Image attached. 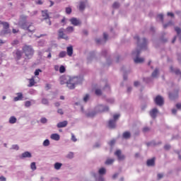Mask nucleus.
<instances>
[{"label":"nucleus","mask_w":181,"mask_h":181,"mask_svg":"<svg viewBox=\"0 0 181 181\" xmlns=\"http://www.w3.org/2000/svg\"><path fill=\"white\" fill-rule=\"evenodd\" d=\"M59 83L61 86L66 84V87H68L69 90H74V88H76V86H77V84H80V78H71L69 76L63 75L59 77Z\"/></svg>","instance_id":"nucleus-1"},{"label":"nucleus","mask_w":181,"mask_h":181,"mask_svg":"<svg viewBox=\"0 0 181 181\" xmlns=\"http://www.w3.org/2000/svg\"><path fill=\"white\" fill-rule=\"evenodd\" d=\"M26 19H28V16H21L18 25L25 30H28V32L31 33L35 32V25H33V23L26 22Z\"/></svg>","instance_id":"nucleus-2"},{"label":"nucleus","mask_w":181,"mask_h":181,"mask_svg":"<svg viewBox=\"0 0 181 181\" xmlns=\"http://www.w3.org/2000/svg\"><path fill=\"white\" fill-rule=\"evenodd\" d=\"M22 50L27 59H30L35 54V50H33V48L30 45H24Z\"/></svg>","instance_id":"nucleus-3"},{"label":"nucleus","mask_w":181,"mask_h":181,"mask_svg":"<svg viewBox=\"0 0 181 181\" xmlns=\"http://www.w3.org/2000/svg\"><path fill=\"white\" fill-rule=\"evenodd\" d=\"M0 25H3V30L0 33L1 36L11 33V30L9 29V23L0 21Z\"/></svg>","instance_id":"nucleus-4"},{"label":"nucleus","mask_w":181,"mask_h":181,"mask_svg":"<svg viewBox=\"0 0 181 181\" xmlns=\"http://www.w3.org/2000/svg\"><path fill=\"white\" fill-rule=\"evenodd\" d=\"M141 53L140 50L136 49V51L132 52L133 56H136V57L134 59V63L138 64V63H144L145 62V59L144 58H140L139 54Z\"/></svg>","instance_id":"nucleus-5"},{"label":"nucleus","mask_w":181,"mask_h":181,"mask_svg":"<svg viewBox=\"0 0 181 181\" xmlns=\"http://www.w3.org/2000/svg\"><path fill=\"white\" fill-rule=\"evenodd\" d=\"M58 33L59 39H64L65 40H69V37L64 33V28H60Z\"/></svg>","instance_id":"nucleus-6"},{"label":"nucleus","mask_w":181,"mask_h":181,"mask_svg":"<svg viewBox=\"0 0 181 181\" xmlns=\"http://www.w3.org/2000/svg\"><path fill=\"white\" fill-rule=\"evenodd\" d=\"M154 101L156 105H160V107L162 106L164 103L163 98L160 95H157L154 99Z\"/></svg>","instance_id":"nucleus-7"},{"label":"nucleus","mask_w":181,"mask_h":181,"mask_svg":"<svg viewBox=\"0 0 181 181\" xmlns=\"http://www.w3.org/2000/svg\"><path fill=\"white\" fill-rule=\"evenodd\" d=\"M42 16L43 19L48 20V25L50 26V25H52V21H50V19L49 18V13H47V10L42 11Z\"/></svg>","instance_id":"nucleus-8"},{"label":"nucleus","mask_w":181,"mask_h":181,"mask_svg":"<svg viewBox=\"0 0 181 181\" xmlns=\"http://www.w3.org/2000/svg\"><path fill=\"white\" fill-rule=\"evenodd\" d=\"M69 22H71V25H74V26H80V25H81V21L77 19V18H71Z\"/></svg>","instance_id":"nucleus-9"},{"label":"nucleus","mask_w":181,"mask_h":181,"mask_svg":"<svg viewBox=\"0 0 181 181\" xmlns=\"http://www.w3.org/2000/svg\"><path fill=\"white\" fill-rule=\"evenodd\" d=\"M115 155L117 156L118 160H124V159H125V156L122 154L121 150L116 151Z\"/></svg>","instance_id":"nucleus-10"},{"label":"nucleus","mask_w":181,"mask_h":181,"mask_svg":"<svg viewBox=\"0 0 181 181\" xmlns=\"http://www.w3.org/2000/svg\"><path fill=\"white\" fill-rule=\"evenodd\" d=\"M158 112H159V111L158 110L157 108H153L152 109L150 112V116L151 117V118H153V119H155V118H156V116L158 115Z\"/></svg>","instance_id":"nucleus-11"},{"label":"nucleus","mask_w":181,"mask_h":181,"mask_svg":"<svg viewBox=\"0 0 181 181\" xmlns=\"http://www.w3.org/2000/svg\"><path fill=\"white\" fill-rule=\"evenodd\" d=\"M99 112H105L110 110V108L107 106L100 105L98 107Z\"/></svg>","instance_id":"nucleus-12"},{"label":"nucleus","mask_w":181,"mask_h":181,"mask_svg":"<svg viewBox=\"0 0 181 181\" xmlns=\"http://www.w3.org/2000/svg\"><path fill=\"white\" fill-rule=\"evenodd\" d=\"M115 125H116V122L114 119H110L108 122V127L111 129H114V128H115Z\"/></svg>","instance_id":"nucleus-13"},{"label":"nucleus","mask_w":181,"mask_h":181,"mask_svg":"<svg viewBox=\"0 0 181 181\" xmlns=\"http://www.w3.org/2000/svg\"><path fill=\"white\" fill-rule=\"evenodd\" d=\"M67 121L60 122L57 124V128H64L65 127H67Z\"/></svg>","instance_id":"nucleus-14"},{"label":"nucleus","mask_w":181,"mask_h":181,"mask_svg":"<svg viewBox=\"0 0 181 181\" xmlns=\"http://www.w3.org/2000/svg\"><path fill=\"white\" fill-rule=\"evenodd\" d=\"M146 165L147 166H155V158L148 160Z\"/></svg>","instance_id":"nucleus-15"},{"label":"nucleus","mask_w":181,"mask_h":181,"mask_svg":"<svg viewBox=\"0 0 181 181\" xmlns=\"http://www.w3.org/2000/svg\"><path fill=\"white\" fill-rule=\"evenodd\" d=\"M23 98V95L22 93H17V96L13 98L14 101H21Z\"/></svg>","instance_id":"nucleus-16"},{"label":"nucleus","mask_w":181,"mask_h":181,"mask_svg":"<svg viewBox=\"0 0 181 181\" xmlns=\"http://www.w3.org/2000/svg\"><path fill=\"white\" fill-rule=\"evenodd\" d=\"M122 136L124 138V139H129L131 138V132H124L122 134Z\"/></svg>","instance_id":"nucleus-17"},{"label":"nucleus","mask_w":181,"mask_h":181,"mask_svg":"<svg viewBox=\"0 0 181 181\" xmlns=\"http://www.w3.org/2000/svg\"><path fill=\"white\" fill-rule=\"evenodd\" d=\"M51 139H53L54 141H59L60 140V136L57 134H52L51 135Z\"/></svg>","instance_id":"nucleus-18"},{"label":"nucleus","mask_w":181,"mask_h":181,"mask_svg":"<svg viewBox=\"0 0 181 181\" xmlns=\"http://www.w3.org/2000/svg\"><path fill=\"white\" fill-rule=\"evenodd\" d=\"M66 52H67V54L68 56H69L71 57V56H73V47H68L66 48Z\"/></svg>","instance_id":"nucleus-19"},{"label":"nucleus","mask_w":181,"mask_h":181,"mask_svg":"<svg viewBox=\"0 0 181 181\" xmlns=\"http://www.w3.org/2000/svg\"><path fill=\"white\" fill-rule=\"evenodd\" d=\"M21 158H32V154L29 151H25L22 153Z\"/></svg>","instance_id":"nucleus-20"},{"label":"nucleus","mask_w":181,"mask_h":181,"mask_svg":"<svg viewBox=\"0 0 181 181\" xmlns=\"http://www.w3.org/2000/svg\"><path fill=\"white\" fill-rule=\"evenodd\" d=\"M16 56L17 60H21V58L22 57V52L21 50H17L16 52Z\"/></svg>","instance_id":"nucleus-21"},{"label":"nucleus","mask_w":181,"mask_h":181,"mask_svg":"<svg viewBox=\"0 0 181 181\" xmlns=\"http://www.w3.org/2000/svg\"><path fill=\"white\" fill-rule=\"evenodd\" d=\"M85 8H86V3H84L83 1H81L78 7L79 11H84Z\"/></svg>","instance_id":"nucleus-22"},{"label":"nucleus","mask_w":181,"mask_h":181,"mask_svg":"<svg viewBox=\"0 0 181 181\" xmlns=\"http://www.w3.org/2000/svg\"><path fill=\"white\" fill-rule=\"evenodd\" d=\"M29 84H28V87H33V86H35V78H32L30 79H29Z\"/></svg>","instance_id":"nucleus-23"},{"label":"nucleus","mask_w":181,"mask_h":181,"mask_svg":"<svg viewBox=\"0 0 181 181\" xmlns=\"http://www.w3.org/2000/svg\"><path fill=\"white\" fill-rule=\"evenodd\" d=\"M66 33H72V32H74V28L73 26H69L66 29Z\"/></svg>","instance_id":"nucleus-24"},{"label":"nucleus","mask_w":181,"mask_h":181,"mask_svg":"<svg viewBox=\"0 0 181 181\" xmlns=\"http://www.w3.org/2000/svg\"><path fill=\"white\" fill-rule=\"evenodd\" d=\"M62 165H63V164H62L60 163H56L54 164V169H56L57 170H59L60 169V168H62Z\"/></svg>","instance_id":"nucleus-25"},{"label":"nucleus","mask_w":181,"mask_h":181,"mask_svg":"<svg viewBox=\"0 0 181 181\" xmlns=\"http://www.w3.org/2000/svg\"><path fill=\"white\" fill-rule=\"evenodd\" d=\"M114 158H109L105 161V165H112L114 163Z\"/></svg>","instance_id":"nucleus-26"},{"label":"nucleus","mask_w":181,"mask_h":181,"mask_svg":"<svg viewBox=\"0 0 181 181\" xmlns=\"http://www.w3.org/2000/svg\"><path fill=\"white\" fill-rule=\"evenodd\" d=\"M16 122V117L12 116L9 119V123L10 124H15Z\"/></svg>","instance_id":"nucleus-27"},{"label":"nucleus","mask_w":181,"mask_h":181,"mask_svg":"<svg viewBox=\"0 0 181 181\" xmlns=\"http://www.w3.org/2000/svg\"><path fill=\"white\" fill-rule=\"evenodd\" d=\"M177 97H178L177 94H176V95H174L173 93L169 94L170 100H175V98H177Z\"/></svg>","instance_id":"nucleus-28"},{"label":"nucleus","mask_w":181,"mask_h":181,"mask_svg":"<svg viewBox=\"0 0 181 181\" xmlns=\"http://www.w3.org/2000/svg\"><path fill=\"white\" fill-rule=\"evenodd\" d=\"M66 54H67V53L66 52V51H62L59 54V57L60 58H63V57H66Z\"/></svg>","instance_id":"nucleus-29"},{"label":"nucleus","mask_w":181,"mask_h":181,"mask_svg":"<svg viewBox=\"0 0 181 181\" xmlns=\"http://www.w3.org/2000/svg\"><path fill=\"white\" fill-rule=\"evenodd\" d=\"M42 104H44V105H49V100L46 98H42Z\"/></svg>","instance_id":"nucleus-30"},{"label":"nucleus","mask_w":181,"mask_h":181,"mask_svg":"<svg viewBox=\"0 0 181 181\" xmlns=\"http://www.w3.org/2000/svg\"><path fill=\"white\" fill-rule=\"evenodd\" d=\"M106 170L104 168H102L99 170V175H105Z\"/></svg>","instance_id":"nucleus-31"},{"label":"nucleus","mask_w":181,"mask_h":181,"mask_svg":"<svg viewBox=\"0 0 181 181\" xmlns=\"http://www.w3.org/2000/svg\"><path fill=\"white\" fill-rule=\"evenodd\" d=\"M95 94L96 95H101V94H103V92L101 91V89L97 88V89H95Z\"/></svg>","instance_id":"nucleus-32"},{"label":"nucleus","mask_w":181,"mask_h":181,"mask_svg":"<svg viewBox=\"0 0 181 181\" xmlns=\"http://www.w3.org/2000/svg\"><path fill=\"white\" fill-rule=\"evenodd\" d=\"M50 145V141L49 139H46L43 142V146H49Z\"/></svg>","instance_id":"nucleus-33"},{"label":"nucleus","mask_w":181,"mask_h":181,"mask_svg":"<svg viewBox=\"0 0 181 181\" xmlns=\"http://www.w3.org/2000/svg\"><path fill=\"white\" fill-rule=\"evenodd\" d=\"M66 158H68V159H73V158H74V153L73 152H70L67 156Z\"/></svg>","instance_id":"nucleus-34"},{"label":"nucleus","mask_w":181,"mask_h":181,"mask_svg":"<svg viewBox=\"0 0 181 181\" xmlns=\"http://www.w3.org/2000/svg\"><path fill=\"white\" fill-rule=\"evenodd\" d=\"M66 71V68L64 67V66L62 65L60 67H59V73H64Z\"/></svg>","instance_id":"nucleus-35"},{"label":"nucleus","mask_w":181,"mask_h":181,"mask_svg":"<svg viewBox=\"0 0 181 181\" xmlns=\"http://www.w3.org/2000/svg\"><path fill=\"white\" fill-rule=\"evenodd\" d=\"M159 71H158V69H155L154 71L152 73V77H156L158 74Z\"/></svg>","instance_id":"nucleus-36"},{"label":"nucleus","mask_w":181,"mask_h":181,"mask_svg":"<svg viewBox=\"0 0 181 181\" xmlns=\"http://www.w3.org/2000/svg\"><path fill=\"white\" fill-rule=\"evenodd\" d=\"M30 168L32 169V170H36V163H32L30 165Z\"/></svg>","instance_id":"nucleus-37"},{"label":"nucleus","mask_w":181,"mask_h":181,"mask_svg":"<svg viewBox=\"0 0 181 181\" xmlns=\"http://www.w3.org/2000/svg\"><path fill=\"white\" fill-rule=\"evenodd\" d=\"M112 8H114L115 9H117V8H119V3L115 2L112 5Z\"/></svg>","instance_id":"nucleus-38"},{"label":"nucleus","mask_w":181,"mask_h":181,"mask_svg":"<svg viewBox=\"0 0 181 181\" xmlns=\"http://www.w3.org/2000/svg\"><path fill=\"white\" fill-rule=\"evenodd\" d=\"M66 13H67V15H70V13H71V8L66 7Z\"/></svg>","instance_id":"nucleus-39"},{"label":"nucleus","mask_w":181,"mask_h":181,"mask_svg":"<svg viewBox=\"0 0 181 181\" xmlns=\"http://www.w3.org/2000/svg\"><path fill=\"white\" fill-rule=\"evenodd\" d=\"M88 98H90V95L86 94L83 98L84 103H87V101H88Z\"/></svg>","instance_id":"nucleus-40"},{"label":"nucleus","mask_w":181,"mask_h":181,"mask_svg":"<svg viewBox=\"0 0 181 181\" xmlns=\"http://www.w3.org/2000/svg\"><path fill=\"white\" fill-rule=\"evenodd\" d=\"M40 122H41L42 124H46V122H47V119H46V117H42V118H41V119H40Z\"/></svg>","instance_id":"nucleus-41"},{"label":"nucleus","mask_w":181,"mask_h":181,"mask_svg":"<svg viewBox=\"0 0 181 181\" xmlns=\"http://www.w3.org/2000/svg\"><path fill=\"white\" fill-rule=\"evenodd\" d=\"M25 107H30V105H32V103H30V101L28 100L25 102Z\"/></svg>","instance_id":"nucleus-42"},{"label":"nucleus","mask_w":181,"mask_h":181,"mask_svg":"<svg viewBox=\"0 0 181 181\" xmlns=\"http://www.w3.org/2000/svg\"><path fill=\"white\" fill-rule=\"evenodd\" d=\"M157 177H158V180H160V179H162V177H163V173H158L157 175Z\"/></svg>","instance_id":"nucleus-43"},{"label":"nucleus","mask_w":181,"mask_h":181,"mask_svg":"<svg viewBox=\"0 0 181 181\" xmlns=\"http://www.w3.org/2000/svg\"><path fill=\"white\" fill-rule=\"evenodd\" d=\"M113 118H114L113 121L116 122L117 119H118L119 118V115L117 114V115H113Z\"/></svg>","instance_id":"nucleus-44"},{"label":"nucleus","mask_w":181,"mask_h":181,"mask_svg":"<svg viewBox=\"0 0 181 181\" xmlns=\"http://www.w3.org/2000/svg\"><path fill=\"white\" fill-rule=\"evenodd\" d=\"M71 141H73V142H77V139L73 134H71Z\"/></svg>","instance_id":"nucleus-45"},{"label":"nucleus","mask_w":181,"mask_h":181,"mask_svg":"<svg viewBox=\"0 0 181 181\" xmlns=\"http://www.w3.org/2000/svg\"><path fill=\"white\" fill-rule=\"evenodd\" d=\"M39 73H42L40 69H36L35 71V76H39Z\"/></svg>","instance_id":"nucleus-46"},{"label":"nucleus","mask_w":181,"mask_h":181,"mask_svg":"<svg viewBox=\"0 0 181 181\" xmlns=\"http://www.w3.org/2000/svg\"><path fill=\"white\" fill-rule=\"evenodd\" d=\"M115 140H112V141H110L109 142V145H110V146H113V145H115Z\"/></svg>","instance_id":"nucleus-47"},{"label":"nucleus","mask_w":181,"mask_h":181,"mask_svg":"<svg viewBox=\"0 0 181 181\" xmlns=\"http://www.w3.org/2000/svg\"><path fill=\"white\" fill-rule=\"evenodd\" d=\"M164 149H165V151H168V149H170V145L167 144L164 146Z\"/></svg>","instance_id":"nucleus-48"},{"label":"nucleus","mask_w":181,"mask_h":181,"mask_svg":"<svg viewBox=\"0 0 181 181\" xmlns=\"http://www.w3.org/2000/svg\"><path fill=\"white\" fill-rule=\"evenodd\" d=\"M54 69L55 71H59V70H60V67L59 66V65H55Z\"/></svg>","instance_id":"nucleus-49"},{"label":"nucleus","mask_w":181,"mask_h":181,"mask_svg":"<svg viewBox=\"0 0 181 181\" xmlns=\"http://www.w3.org/2000/svg\"><path fill=\"white\" fill-rule=\"evenodd\" d=\"M175 107L177 108V110H181V103H177Z\"/></svg>","instance_id":"nucleus-50"},{"label":"nucleus","mask_w":181,"mask_h":181,"mask_svg":"<svg viewBox=\"0 0 181 181\" xmlns=\"http://www.w3.org/2000/svg\"><path fill=\"white\" fill-rule=\"evenodd\" d=\"M158 18H159V19H160L162 22H163V15L159 14V15L158 16Z\"/></svg>","instance_id":"nucleus-51"},{"label":"nucleus","mask_w":181,"mask_h":181,"mask_svg":"<svg viewBox=\"0 0 181 181\" xmlns=\"http://www.w3.org/2000/svg\"><path fill=\"white\" fill-rule=\"evenodd\" d=\"M57 112H58V114H60L61 115H63V114H64V113L63 112V110H62V109H59V110H57Z\"/></svg>","instance_id":"nucleus-52"},{"label":"nucleus","mask_w":181,"mask_h":181,"mask_svg":"<svg viewBox=\"0 0 181 181\" xmlns=\"http://www.w3.org/2000/svg\"><path fill=\"white\" fill-rule=\"evenodd\" d=\"M12 148H13V149H16V151H18V150L19 149V146H18V145H13V146H12Z\"/></svg>","instance_id":"nucleus-53"},{"label":"nucleus","mask_w":181,"mask_h":181,"mask_svg":"<svg viewBox=\"0 0 181 181\" xmlns=\"http://www.w3.org/2000/svg\"><path fill=\"white\" fill-rule=\"evenodd\" d=\"M103 37H104L105 40H107V39H108V34L105 33L103 34Z\"/></svg>","instance_id":"nucleus-54"},{"label":"nucleus","mask_w":181,"mask_h":181,"mask_svg":"<svg viewBox=\"0 0 181 181\" xmlns=\"http://www.w3.org/2000/svg\"><path fill=\"white\" fill-rule=\"evenodd\" d=\"M168 16H171V18H173V16H175V14H173V13H170V12H168L167 13Z\"/></svg>","instance_id":"nucleus-55"},{"label":"nucleus","mask_w":181,"mask_h":181,"mask_svg":"<svg viewBox=\"0 0 181 181\" xmlns=\"http://www.w3.org/2000/svg\"><path fill=\"white\" fill-rule=\"evenodd\" d=\"M146 39L144 38L143 39V44L141 45V47H143L144 45H146Z\"/></svg>","instance_id":"nucleus-56"},{"label":"nucleus","mask_w":181,"mask_h":181,"mask_svg":"<svg viewBox=\"0 0 181 181\" xmlns=\"http://www.w3.org/2000/svg\"><path fill=\"white\" fill-rule=\"evenodd\" d=\"M134 39L137 41L138 45H139V36H135Z\"/></svg>","instance_id":"nucleus-57"},{"label":"nucleus","mask_w":181,"mask_h":181,"mask_svg":"<svg viewBox=\"0 0 181 181\" xmlns=\"http://www.w3.org/2000/svg\"><path fill=\"white\" fill-rule=\"evenodd\" d=\"M0 180L1 181H6V178H5V177H4V176H1L0 177Z\"/></svg>","instance_id":"nucleus-58"},{"label":"nucleus","mask_w":181,"mask_h":181,"mask_svg":"<svg viewBox=\"0 0 181 181\" xmlns=\"http://www.w3.org/2000/svg\"><path fill=\"white\" fill-rule=\"evenodd\" d=\"M143 131H144V132H148V131H149V128H148V127H144V128L143 129Z\"/></svg>","instance_id":"nucleus-59"},{"label":"nucleus","mask_w":181,"mask_h":181,"mask_svg":"<svg viewBox=\"0 0 181 181\" xmlns=\"http://www.w3.org/2000/svg\"><path fill=\"white\" fill-rule=\"evenodd\" d=\"M177 112V110L176 109H173L172 110V113L174 115H176V113Z\"/></svg>","instance_id":"nucleus-60"},{"label":"nucleus","mask_w":181,"mask_h":181,"mask_svg":"<svg viewBox=\"0 0 181 181\" xmlns=\"http://www.w3.org/2000/svg\"><path fill=\"white\" fill-rule=\"evenodd\" d=\"M134 84L135 87H138V86H139V81H135Z\"/></svg>","instance_id":"nucleus-61"},{"label":"nucleus","mask_w":181,"mask_h":181,"mask_svg":"<svg viewBox=\"0 0 181 181\" xmlns=\"http://www.w3.org/2000/svg\"><path fill=\"white\" fill-rule=\"evenodd\" d=\"M46 88L47 90H50V85L49 83L46 84Z\"/></svg>","instance_id":"nucleus-62"},{"label":"nucleus","mask_w":181,"mask_h":181,"mask_svg":"<svg viewBox=\"0 0 181 181\" xmlns=\"http://www.w3.org/2000/svg\"><path fill=\"white\" fill-rule=\"evenodd\" d=\"M19 32V30H16L15 28L13 29V33H18Z\"/></svg>","instance_id":"nucleus-63"},{"label":"nucleus","mask_w":181,"mask_h":181,"mask_svg":"<svg viewBox=\"0 0 181 181\" xmlns=\"http://www.w3.org/2000/svg\"><path fill=\"white\" fill-rule=\"evenodd\" d=\"M117 177H118V174H115V175L112 176V178H113V179H117Z\"/></svg>","instance_id":"nucleus-64"}]
</instances>
